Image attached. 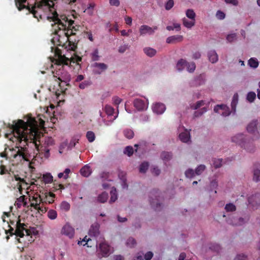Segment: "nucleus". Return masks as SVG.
<instances>
[{
  "instance_id": "f257e3e1",
  "label": "nucleus",
  "mask_w": 260,
  "mask_h": 260,
  "mask_svg": "<svg viewBox=\"0 0 260 260\" xmlns=\"http://www.w3.org/2000/svg\"><path fill=\"white\" fill-rule=\"evenodd\" d=\"M15 135L17 140H21L23 138L26 142L33 143L39 153L43 154L44 156L48 158L50 156V149L48 146L53 144V140L51 137L45 138L44 145H40L41 135L39 134L38 124L35 118L29 117L26 122L19 119L14 125Z\"/></svg>"
},
{
  "instance_id": "f03ea898",
  "label": "nucleus",
  "mask_w": 260,
  "mask_h": 260,
  "mask_svg": "<svg viewBox=\"0 0 260 260\" xmlns=\"http://www.w3.org/2000/svg\"><path fill=\"white\" fill-rule=\"evenodd\" d=\"M59 1L65 4L73 5L76 0H41L36 2L34 5L27 4V6L25 5L26 0H15L16 6L19 11L26 9L28 13L32 14L38 20L42 18L43 11L50 10L54 6L55 3L57 4Z\"/></svg>"
},
{
  "instance_id": "7ed1b4c3",
  "label": "nucleus",
  "mask_w": 260,
  "mask_h": 260,
  "mask_svg": "<svg viewBox=\"0 0 260 260\" xmlns=\"http://www.w3.org/2000/svg\"><path fill=\"white\" fill-rule=\"evenodd\" d=\"M17 122L16 121H13L12 124H9L10 128L12 129V133L6 134V138L9 139L10 141L13 142H18V144L17 143V146L15 149H13L12 152L15 153L11 155V157L13 158V161L15 159L17 161V163L23 161H29L28 158V151L27 146V143L29 142V141L24 142V140L23 138L21 140V143L20 142L19 140H17L16 138L15 133L16 131L14 130V125Z\"/></svg>"
},
{
  "instance_id": "20e7f679",
  "label": "nucleus",
  "mask_w": 260,
  "mask_h": 260,
  "mask_svg": "<svg viewBox=\"0 0 260 260\" xmlns=\"http://www.w3.org/2000/svg\"><path fill=\"white\" fill-rule=\"evenodd\" d=\"M55 36L52 39V42L54 45L57 46H65V44L63 43L64 40H67L68 42V46H66V48L67 50L71 51H75L77 47V43L78 40L75 38L76 35H70V32H69L68 36L63 35V37H61V34H58V32L56 30L54 31Z\"/></svg>"
},
{
  "instance_id": "39448f33",
  "label": "nucleus",
  "mask_w": 260,
  "mask_h": 260,
  "mask_svg": "<svg viewBox=\"0 0 260 260\" xmlns=\"http://www.w3.org/2000/svg\"><path fill=\"white\" fill-rule=\"evenodd\" d=\"M51 18L54 22V24L53 26L55 30H56L58 32L60 30H62V31H66L68 23L70 21L66 15H61L59 17L56 12L53 14V16Z\"/></svg>"
},
{
  "instance_id": "423d86ee",
  "label": "nucleus",
  "mask_w": 260,
  "mask_h": 260,
  "mask_svg": "<svg viewBox=\"0 0 260 260\" xmlns=\"http://www.w3.org/2000/svg\"><path fill=\"white\" fill-rule=\"evenodd\" d=\"M16 230L14 232V228L9 225L10 229L8 231H6V233L7 234L8 233L10 234V236L16 235V237L22 238L24 236V231L26 233V236L30 235V232L29 230L26 229L24 226L26 225L24 223L20 222V219L18 218L15 224Z\"/></svg>"
},
{
  "instance_id": "0eeeda50",
  "label": "nucleus",
  "mask_w": 260,
  "mask_h": 260,
  "mask_svg": "<svg viewBox=\"0 0 260 260\" xmlns=\"http://www.w3.org/2000/svg\"><path fill=\"white\" fill-rule=\"evenodd\" d=\"M232 141L240 145L241 147H244L247 151L253 152L255 150V147L252 142H246L245 137L242 134H238L232 138Z\"/></svg>"
},
{
  "instance_id": "6e6552de",
  "label": "nucleus",
  "mask_w": 260,
  "mask_h": 260,
  "mask_svg": "<svg viewBox=\"0 0 260 260\" xmlns=\"http://www.w3.org/2000/svg\"><path fill=\"white\" fill-rule=\"evenodd\" d=\"M82 60V58L77 55L72 56L71 58H68L65 55L58 54L57 58L55 60V64L58 66L62 64L69 65L71 62L77 63V64Z\"/></svg>"
},
{
  "instance_id": "1a4fd4ad",
  "label": "nucleus",
  "mask_w": 260,
  "mask_h": 260,
  "mask_svg": "<svg viewBox=\"0 0 260 260\" xmlns=\"http://www.w3.org/2000/svg\"><path fill=\"white\" fill-rule=\"evenodd\" d=\"M159 194L160 192L157 189H153L150 192V203L155 211H159L161 209V205L159 202Z\"/></svg>"
},
{
  "instance_id": "9d476101",
  "label": "nucleus",
  "mask_w": 260,
  "mask_h": 260,
  "mask_svg": "<svg viewBox=\"0 0 260 260\" xmlns=\"http://www.w3.org/2000/svg\"><path fill=\"white\" fill-rule=\"evenodd\" d=\"M62 65L60 66L57 65L59 68L56 71L54 76L57 77L58 79L61 82L68 83L71 80V75L68 72L63 70Z\"/></svg>"
},
{
  "instance_id": "9b49d317",
  "label": "nucleus",
  "mask_w": 260,
  "mask_h": 260,
  "mask_svg": "<svg viewBox=\"0 0 260 260\" xmlns=\"http://www.w3.org/2000/svg\"><path fill=\"white\" fill-rule=\"evenodd\" d=\"M74 21L70 20L68 23L67 28L66 31L62 32V35H66L68 36L69 32H70V35H76V31L79 30V28L81 27L80 25L74 26Z\"/></svg>"
},
{
  "instance_id": "f8f14e48",
  "label": "nucleus",
  "mask_w": 260,
  "mask_h": 260,
  "mask_svg": "<svg viewBox=\"0 0 260 260\" xmlns=\"http://www.w3.org/2000/svg\"><path fill=\"white\" fill-rule=\"evenodd\" d=\"M249 219L250 216L248 215H245L244 217H239L237 219V221H233L232 219L228 218L226 219V222L229 224L238 226L242 225L245 223L247 222L248 221H249Z\"/></svg>"
},
{
  "instance_id": "ddd939ff",
  "label": "nucleus",
  "mask_w": 260,
  "mask_h": 260,
  "mask_svg": "<svg viewBox=\"0 0 260 260\" xmlns=\"http://www.w3.org/2000/svg\"><path fill=\"white\" fill-rule=\"evenodd\" d=\"M214 111L225 117L229 116L231 113L229 108L225 105L216 106L214 108Z\"/></svg>"
},
{
  "instance_id": "4468645a",
  "label": "nucleus",
  "mask_w": 260,
  "mask_h": 260,
  "mask_svg": "<svg viewBox=\"0 0 260 260\" xmlns=\"http://www.w3.org/2000/svg\"><path fill=\"white\" fill-rule=\"evenodd\" d=\"M257 120H252L247 126V130L248 133L253 134L256 136L255 138H259V134L257 128Z\"/></svg>"
},
{
  "instance_id": "2eb2a0df",
  "label": "nucleus",
  "mask_w": 260,
  "mask_h": 260,
  "mask_svg": "<svg viewBox=\"0 0 260 260\" xmlns=\"http://www.w3.org/2000/svg\"><path fill=\"white\" fill-rule=\"evenodd\" d=\"M156 29H157L156 26L151 27L147 25H143L141 26L139 31L140 35L144 36L146 34L152 35Z\"/></svg>"
},
{
  "instance_id": "dca6fc26",
  "label": "nucleus",
  "mask_w": 260,
  "mask_h": 260,
  "mask_svg": "<svg viewBox=\"0 0 260 260\" xmlns=\"http://www.w3.org/2000/svg\"><path fill=\"white\" fill-rule=\"evenodd\" d=\"M61 234L70 238H72L74 236L75 231L74 228L71 225L68 224H66L63 226L61 230Z\"/></svg>"
},
{
  "instance_id": "f3484780",
  "label": "nucleus",
  "mask_w": 260,
  "mask_h": 260,
  "mask_svg": "<svg viewBox=\"0 0 260 260\" xmlns=\"http://www.w3.org/2000/svg\"><path fill=\"white\" fill-rule=\"evenodd\" d=\"M248 201L253 206H259L260 205V194L256 193L249 197Z\"/></svg>"
},
{
  "instance_id": "a211bd4d",
  "label": "nucleus",
  "mask_w": 260,
  "mask_h": 260,
  "mask_svg": "<svg viewBox=\"0 0 260 260\" xmlns=\"http://www.w3.org/2000/svg\"><path fill=\"white\" fill-rule=\"evenodd\" d=\"M32 202L30 203V206L34 207L35 209L39 208V205L42 203L43 204L42 196L39 194L34 196L32 198Z\"/></svg>"
},
{
  "instance_id": "6ab92c4d",
  "label": "nucleus",
  "mask_w": 260,
  "mask_h": 260,
  "mask_svg": "<svg viewBox=\"0 0 260 260\" xmlns=\"http://www.w3.org/2000/svg\"><path fill=\"white\" fill-rule=\"evenodd\" d=\"M99 249L103 257L107 256L110 252V246L107 243L102 242L100 244Z\"/></svg>"
},
{
  "instance_id": "aec40b11",
  "label": "nucleus",
  "mask_w": 260,
  "mask_h": 260,
  "mask_svg": "<svg viewBox=\"0 0 260 260\" xmlns=\"http://www.w3.org/2000/svg\"><path fill=\"white\" fill-rule=\"evenodd\" d=\"M134 107L139 111H142L145 109L147 107L145 102L139 99H136L134 101Z\"/></svg>"
},
{
  "instance_id": "412c9836",
  "label": "nucleus",
  "mask_w": 260,
  "mask_h": 260,
  "mask_svg": "<svg viewBox=\"0 0 260 260\" xmlns=\"http://www.w3.org/2000/svg\"><path fill=\"white\" fill-rule=\"evenodd\" d=\"M183 37L181 35H175L168 37L166 42L168 44H176L182 41Z\"/></svg>"
},
{
  "instance_id": "4be33fe9",
  "label": "nucleus",
  "mask_w": 260,
  "mask_h": 260,
  "mask_svg": "<svg viewBox=\"0 0 260 260\" xmlns=\"http://www.w3.org/2000/svg\"><path fill=\"white\" fill-rule=\"evenodd\" d=\"M153 111L158 114H160L164 113L166 110L165 105L162 103H156L152 107Z\"/></svg>"
},
{
  "instance_id": "5701e85b",
  "label": "nucleus",
  "mask_w": 260,
  "mask_h": 260,
  "mask_svg": "<svg viewBox=\"0 0 260 260\" xmlns=\"http://www.w3.org/2000/svg\"><path fill=\"white\" fill-rule=\"evenodd\" d=\"M55 194L53 193L49 192L47 194H45V196H42L43 204L44 203L51 204L54 201Z\"/></svg>"
},
{
  "instance_id": "b1692460",
  "label": "nucleus",
  "mask_w": 260,
  "mask_h": 260,
  "mask_svg": "<svg viewBox=\"0 0 260 260\" xmlns=\"http://www.w3.org/2000/svg\"><path fill=\"white\" fill-rule=\"evenodd\" d=\"M209 60L212 63H215L218 61V56L215 50H211L208 53Z\"/></svg>"
},
{
  "instance_id": "393cba45",
  "label": "nucleus",
  "mask_w": 260,
  "mask_h": 260,
  "mask_svg": "<svg viewBox=\"0 0 260 260\" xmlns=\"http://www.w3.org/2000/svg\"><path fill=\"white\" fill-rule=\"evenodd\" d=\"M26 199H27L24 195L20 196L19 198L17 199V200L15 202V205L17 206L18 208H20L22 204L24 207H26L27 204Z\"/></svg>"
},
{
  "instance_id": "a878e982",
  "label": "nucleus",
  "mask_w": 260,
  "mask_h": 260,
  "mask_svg": "<svg viewBox=\"0 0 260 260\" xmlns=\"http://www.w3.org/2000/svg\"><path fill=\"white\" fill-rule=\"evenodd\" d=\"M80 172L82 176L87 177L91 174V170L89 166L85 165L80 169Z\"/></svg>"
},
{
  "instance_id": "bb28decb",
  "label": "nucleus",
  "mask_w": 260,
  "mask_h": 260,
  "mask_svg": "<svg viewBox=\"0 0 260 260\" xmlns=\"http://www.w3.org/2000/svg\"><path fill=\"white\" fill-rule=\"evenodd\" d=\"M180 140L184 143H187L190 141V134L187 132H184L179 134Z\"/></svg>"
},
{
  "instance_id": "cd10ccee",
  "label": "nucleus",
  "mask_w": 260,
  "mask_h": 260,
  "mask_svg": "<svg viewBox=\"0 0 260 260\" xmlns=\"http://www.w3.org/2000/svg\"><path fill=\"white\" fill-rule=\"evenodd\" d=\"M187 62L186 60L180 59L177 62L176 68L179 71H182L187 66Z\"/></svg>"
},
{
  "instance_id": "c85d7f7f",
  "label": "nucleus",
  "mask_w": 260,
  "mask_h": 260,
  "mask_svg": "<svg viewBox=\"0 0 260 260\" xmlns=\"http://www.w3.org/2000/svg\"><path fill=\"white\" fill-rule=\"evenodd\" d=\"M28 185V184L26 182V181L23 178H21L20 182H18L17 184L20 193H22L23 189L25 187L27 188Z\"/></svg>"
},
{
  "instance_id": "c756f323",
  "label": "nucleus",
  "mask_w": 260,
  "mask_h": 260,
  "mask_svg": "<svg viewBox=\"0 0 260 260\" xmlns=\"http://www.w3.org/2000/svg\"><path fill=\"white\" fill-rule=\"evenodd\" d=\"M143 51L148 56L150 57L154 56L156 53V50L150 47H146L144 48Z\"/></svg>"
},
{
  "instance_id": "7c9ffc66",
  "label": "nucleus",
  "mask_w": 260,
  "mask_h": 260,
  "mask_svg": "<svg viewBox=\"0 0 260 260\" xmlns=\"http://www.w3.org/2000/svg\"><path fill=\"white\" fill-rule=\"evenodd\" d=\"M183 25L187 28H191L195 25V21L193 20H188L186 18L182 19Z\"/></svg>"
},
{
  "instance_id": "2f4dec72",
  "label": "nucleus",
  "mask_w": 260,
  "mask_h": 260,
  "mask_svg": "<svg viewBox=\"0 0 260 260\" xmlns=\"http://www.w3.org/2000/svg\"><path fill=\"white\" fill-rule=\"evenodd\" d=\"M172 153L169 152L164 151L161 153L160 157L165 161H169L172 158Z\"/></svg>"
},
{
  "instance_id": "473e14b6",
  "label": "nucleus",
  "mask_w": 260,
  "mask_h": 260,
  "mask_svg": "<svg viewBox=\"0 0 260 260\" xmlns=\"http://www.w3.org/2000/svg\"><path fill=\"white\" fill-rule=\"evenodd\" d=\"M236 206L233 203L226 204L224 207V209L227 212H233L236 210Z\"/></svg>"
},
{
  "instance_id": "72a5a7b5",
  "label": "nucleus",
  "mask_w": 260,
  "mask_h": 260,
  "mask_svg": "<svg viewBox=\"0 0 260 260\" xmlns=\"http://www.w3.org/2000/svg\"><path fill=\"white\" fill-rule=\"evenodd\" d=\"M124 136L128 139H132L134 136V133L133 130L129 128L125 129L123 132Z\"/></svg>"
},
{
  "instance_id": "f704fd0d",
  "label": "nucleus",
  "mask_w": 260,
  "mask_h": 260,
  "mask_svg": "<svg viewBox=\"0 0 260 260\" xmlns=\"http://www.w3.org/2000/svg\"><path fill=\"white\" fill-rule=\"evenodd\" d=\"M108 198V193L106 192H103L98 196V201L100 203H104L107 201Z\"/></svg>"
},
{
  "instance_id": "c9c22d12",
  "label": "nucleus",
  "mask_w": 260,
  "mask_h": 260,
  "mask_svg": "<svg viewBox=\"0 0 260 260\" xmlns=\"http://www.w3.org/2000/svg\"><path fill=\"white\" fill-rule=\"evenodd\" d=\"M238 94L237 93H235V94H234V95L233 97L232 101L231 103L232 109L234 111H235V110H236V105L238 103Z\"/></svg>"
},
{
  "instance_id": "e433bc0d",
  "label": "nucleus",
  "mask_w": 260,
  "mask_h": 260,
  "mask_svg": "<svg viewBox=\"0 0 260 260\" xmlns=\"http://www.w3.org/2000/svg\"><path fill=\"white\" fill-rule=\"evenodd\" d=\"M111 198L110 203H113L117 199V194L115 188H113L110 191Z\"/></svg>"
},
{
  "instance_id": "4c0bfd02",
  "label": "nucleus",
  "mask_w": 260,
  "mask_h": 260,
  "mask_svg": "<svg viewBox=\"0 0 260 260\" xmlns=\"http://www.w3.org/2000/svg\"><path fill=\"white\" fill-rule=\"evenodd\" d=\"M43 180L45 183H50L53 181V177L50 173H46L43 175Z\"/></svg>"
},
{
  "instance_id": "58836bf2",
  "label": "nucleus",
  "mask_w": 260,
  "mask_h": 260,
  "mask_svg": "<svg viewBox=\"0 0 260 260\" xmlns=\"http://www.w3.org/2000/svg\"><path fill=\"white\" fill-rule=\"evenodd\" d=\"M186 16L189 19L195 21L196 13L192 9H187L186 11Z\"/></svg>"
},
{
  "instance_id": "ea45409f",
  "label": "nucleus",
  "mask_w": 260,
  "mask_h": 260,
  "mask_svg": "<svg viewBox=\"0 0 260 260\" xmlns=\"http://www.w3.org/2000/svg\"><path fill=\"white\" fill-rule=\"evenodd\" d=\"M248 64L249 66L253 68H256L258 66V62L257 59L255 58H251L248 60Z\"/></svg>"
},
{
  "instance_id": "a19ab883",
  "label": "nucleus",
  "mask_w": 260,
  "mask_h": 260,
  "mask_svg": "<svg viewBox=\"0 0 260 260\" xmlns=\"http://www.w3.org/2000/svg\"><path fill=\"white\" fill-rule=\"evenodd\" d=\"M93 67L99 68L102 71H105L107 69L108 66L104 63L95 62L93 64Z\"/></svg>"
},
{
  "instance_id": "79ce46f5",
  "label": "nucleus",
  "mask_w": 260,
  "mask_h": 260,
  "mask_svg": "<svg viewBox=\"0 0 260 260\" xmlns=\"http://www.w3.org/2000/svg\"><path fill=\"white\" fill-rule=\"evenodd\" d=\"M149 164L147 162H142L139 168V171L140 173H145L148 170Z\"/></svg>"
},
{
  "instance_id": "37998d69",
  "label": "nucleus",
  "mask_w": 260,
  "mask_h": 260,
  "mask_svg": "<svg viewBox=\"0 0 260 260\" xmlns=\"http://www.w3.org/2000/svg\"><path fill=\"white\" fill-rule=\"evenodd\" d=\"M47 216L50 219L54 220L56 218L57 213L55 210L51 209L48 211Z\"/></svg>"
},
{
  "instance_id": "c03bdc74",
  "label": "nucleus",
  "mask_w": 260,
  "mask_h": 260,
  "mask_svg": "<svg viewBox=\"0 0 260 260\" xmlns=\"http://www.w3.org/2000/svg\"><path fill=\"white\" fill-rule=\"evenodd\" d=\"M91 84V82L90 80H85L79 84V87L80 89H84L89 87Z\"/></svg>"
},
{
  "instance_id": "a18cd8bd",
  "label": "nucleus",
  "mask_w": 260,
  "mask_h": 260,
  "mask_svg": "<svg viewBox=\"0 0 260 260\" xmlns=\"http://www.w3.org/2000/svg\"><path fill=\"white\" fill-rule=\"evenodd\" d=\"M91 57L92 61H98L100 59V56L99 55V50L98 49H95L91 53Z\"/></svg>"
},
{
  "instance_id": "49530a36",
  "label": "nucleus",
  "mask_w": 260,
  "mask_h": 260,
  "mask_svg": "<svg viewBox=\"0 0 260 260\" xmlns=\"http://www.w3.org/2000/svg\"><path fill=\"white\" fill-rule=\"evenodd\" d=\"M256 98V94L255 92L251 91L248 93L246 97L247 100L250 103L254 101Z\"/></svg>"
},
{
  "instance_id": "de8ad7c7",
  "label": "nucleus",
  "mask_w": 260,
  "mask_h": 260,
  "mask_svg": "<svg viewBox=\"0 0 260 260\" xmlns=\"http://www.w3.org/2000/svg\"><path fill=\"white\" fill-rule=\"evenodd\" d=\"M253 179L255 182L260 181V170L256 169L253 171Z\"/></svg>"
},
{
  "instance_id": "09e8293b",
  "label": "nucleus",
  "mask_w": 260,
  "mask_h": 260,
  "mask_svg": "<svg viewBox=\"0 0 260 260\" xmlns=\"http://www.w3.org/2000/svg\"><path fill=\"white\" fill-rule=\"evenodd\" d=\"M60 207L61 210L68 211L70 209V205L68 202L63 201L61 202Z\"/></svg>"
},
{
  "instance_id": "8fccbe9b",
  "label": "nucleus",
  "mask_w": 260,
  "mask_h": 260,
  "mask_svg": "<svg viewBox=\"0 0 260 260\" xmlns=\"http://www.w3.org/2000/svg\"><path fill=\"white\" fill-rule=\"evenodd\" d=\"M123 152L124 154H126L128 156H131L133 155L134 153V149L132 146H126Z\"/></svg>"
},
{
  "instance_id": "3c124183",
  "label": "nucleus",
  "mask_w": 260,
  "mask_h": 260,
  "mask_svg": "<svg viewBox=\"0 0 260 260\" xmlns=\"http://www.w3.org/2000/svg\"><path fill=\"white\" fill-rule=\"evenodd\" d=\"M206 167L204 165H199L195 170V173L197 175H201L205 170Z\"/></svg>"
},
{
  "instance_id": "603ef678",
  "label": "nucleus",
  "mask_w": 260,
  "mask_h": 260,
  "mask_svg": "<svg viewBox=\"0 0 260 260\" xmlns=\"http://www.w3.org/2000/svg\"><path fill=\"white\" fill-rule=\"evenodd\" d=\"M105 112L107 115L112 116L114 113V109L111 106L106 105L105 108Z\"/></svg>"
},
{
  "instance_id": "864d4df0",
  "label": "nucleus",
  "mask_w": 260,
  "mask_h": 260,
  "mask_svg": "<svg viewBox=\"0 0 260 260\" xmlns=\"http://www.w3.org/2000/svg\"><path fill=\"white\" fill-rule=\"evenodd\" d=\"M86 137L89 142H92L95 140V135L91 131H88L87 132Z\"/></svg>"
},
{
  "instance_id": "5fc2aeb1",
  "label": "nucleus",
  "mask_w": 260,
  "mask_h": 260,
  "mask_svg": "<svg viewBox=\"0 0 260 260\" xmlns=\"http://www.w3.org/2000/svg\"><path fill=\"white\" fill-rule=\"evenodd\" d=\"M126 245L129 247H134L136 245V241L133 238H129L126 241Z\"/></svg>"
},
{
  "instance_id": "6e6d98bb",
  "label": "nucleus",
  "mask_w": 260,
  "mask_h": 260,
  "mask_svg": "<svg viewBox=\"0 0 260 260\" xmlns=\"http://www.w3.org/2000/svg\"><path fill=\"white\" fill-rule=\"evenodd\" d=\"M186 67H187V71L190 73L193 72L196 69V64L193 62L190 63L187 62Z\"/></svg>"
},
{
  "instance_id": "4d7b16f0",
  "label": "nucleus",
  "mask_w": 260,
  "mask_h": 260,
  "mask_svg": "<svg viewBox=\"0 0 260 260\" xmlns=\"http://www.w3.org/2000/svg\"><path fill=\"white\" fill-rule=\"evenodd\" d=\"M185 176L187 178H191L194 176L196 174L195 171L191 169H188L185 173Z\"/></svg>"
},
{
  "instance_id": "13d9d810",
  "label": "nucleus",
  "mask_w": 260,
  "mask_h": 260,
  "mask_svg": "<svg viewBox=\"0 0 260 260\" xmlns=\"http://www.w3.org/2000/svg\"><path fill=\"white\" fill-rule=\"evenodd\" d=\"M205 102L204 101H198L196 104L191 105V108L192 109L197 110L198 108H200L201 106H203Z\"/></svg>"
},
{
  "instance_id": "bf43d9fd",
  "label": "nucleus",
  "mask_w": 260,
  "mask_h": 260,
  "mask_svg": "<svg viewBox=\"0 0 260 260\" xmlns=\"http://www.w3.org/2000/svg\"><path fill=\"white\" fill-rule=\"evenodd\" d=\"M213 166L215 168H220L222 165V159L214 158L213 160Z\"/></svg>"
},
{
  "instance_id": "052dcab7",
  "label": "nucleus",
  "mask_w": 260,
  "mask_h": 260,
  "mask_svg": "<svg viewBox=\"0 0 260 260\" xmlns=\"http://www.w3.org/2000/svg\"><path fill=\"white\" fill-rule=\"evenodd\" d=\"M206 111H207V109L205 107L201 109L194 112V114H193L194 117H199V116H201L202 114H203Z\"/></svg>"
},
{
  "instance_id": "680f3d73",
  "label": "nucleus",
  "mask_w": 260,
  "mask_h": 260,
  "mask_svg": "<svg viewBox=\"0 0 260 260\" xmlns=\"http://www.w3.org/2000/svg\"><path fill=\"white\" fill-rule=\"evenodd\" d=\"M174 4L173 0H168L165 4V9L167 10H170L173 7Z\"/></svg>"
},
{
  "instance_id": "e2e57ef3",
  "label": "nucleus",
  "mask_w": 260,
  "mask_h": 260,
  "mask_svg": "<svg viewBox=\"0 0 260 260\" xmlns=\"http://www.w3.org/2000/svg\"><path fill=\"white\" fill-rule=\"evenodd\" d=\"M236 39L237 35L235 33L228 35L226 37V40L229 42H232Z\"/></svg>"
},
{
  "instance_id": "0e129e2a",
  "label": "nucleus",
  "mask_w": 260,
  "mask_h": 260,
  "mask_svg": "<svg viewBox=\"0 0 260 260\" xmlns=\"http://www.w3.org/2000/svg\"><path fill=\"white\" fill-rule=\"evenodd\" d=\"M216 16L218 19L222 20L224 18L225 14L223 12L219 10L217 12Z\"/></svg>"
},
{
  "instance_id": "69168bd1",
  "label": "nucleus",
  "mask_w": 260,
  "mask_h": 260,
  "mask_svg": "<svg viewBox=\"0 0 260 260\" xmlns=\"http://www.w3.org/2000/svg\"><path fill=\"white\" fill-rule=\"evenodd\" d=\"M153 256V252L151 251H148L144 255V258L145 260H150L152 258Z\"/></svg>"
},
{
  "instance_id": "338daca9",
  "label": "nucleus",
  "mask_w": 260,
  "mask_h": 260,
  "mask_svg": "<svg viewBox=\"0 0 260 260\" xmlns=\"http://www.w3.org/2000/svg\"><path fill=\"white\" fill-rule=\"evenodd\" d=\"M234 260H247V257L244 254H238Z\"/></svg>"
},
{
  "instance_id": "774afa93",
  "label": "nucleus",
  "mask_w": 260,
  "mask_h": 260,
  "mask_svg": "<svg viewBox=\"0 0 260 260\" xmlns=\"http://www.w3.org/2000/svg\"><path fill=\"white\" fill-rule=\"evenodd\" d=\"M178 260H191V259L186 258V254L184 252H182L179 255Z\"/></svg>"
}]
</instances>
